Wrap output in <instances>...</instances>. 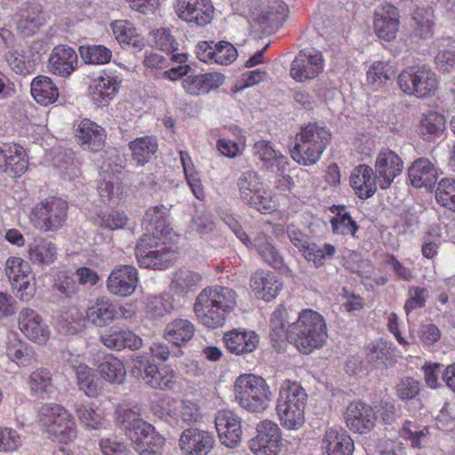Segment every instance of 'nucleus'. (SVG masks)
Masks as SVG:
<instances>
[{"mask_svg":"<svg viewBox=\"0 0 455 455\" xmlns=\"http://www.w3.org/2000/svg\"><path fill=\"white\" fill-rule=\"evenodd\" d=\"M169 210L163 204L148 209L144 216L147 233L136 246V257L141 267L167 268L173 259L174 251L168 244L167 224Z\"/></svg>","mask_w":455,"mask_h":455,"instance_id":"1","label":"nucleus"},{"mask_svg":"<svg viewBox=\"0 0 455 455\" xmlns=\"http://www.w3.org/2000/svg\"><path fill=\"white\" fill-rule=\"evenodd\" d=\"M76 374L77 384L81 391L90 397H95L99 395L101 387L92 368L84 363H79Z\"/></svg>","mask_w":455,"mask_h":455,"instance_id":"51","label":"nucleus"},{"mask_svg":"<svg viewBox=\"0 0 455 455\" xmlns=\"http://www.w3.org/2000/svg\"><path fill=\"white\" fill-rule=\"evenodd\" d=\"M101 343L109 349L121 351L126 347L132 350L140 349L142 339L128 329L111 327L100 337Z\"/></svg>","mask_w":455,"mask_h":455,"instance_id":"29","label":"nucleus"},{"mask_svg":"<svg viewBox=\"0 0 455 455\" xmlns=\"http://www.w3.org/2000/svg\"><path fill=\"white\" fill-rule=\"evenodd\" d=\"M324 60L321 52L315 49L300 51L291 64L290 75L299 83L315 79L323 70Z\"/></svg>","mask_w":455,"mask_h":455,"instance_id":"12","label":"nucleus"},{"mask_svg":"<svg viewBox=\"0 0 455 455\" xmlns=\"http://www.w3.org/2000/svg\"><path fill=\"white\" fill-rule=\"evenodd\" d=\"M22 443V436L16 429L0 426V452L16 451Z\"/></svg>","mask_w":455,"mask_h":455,"instance_id":"59","label":"nucleus"},{"mask_svg":"<svg viewBox=\"0 0 455 455\" xmlns=\"http://www.w3.org/2000/svg\"><path fill=\"white\" fill-rule=\"evenodd\" d=\"M288 311L283 306H278L270 317L269 328L272 340H279L283 338L288 339Z\"/></svg>","mask_w":455,"mask_h":455,"instance_id":"55","label":"nucleus"},{"mask_svg":"<svg viewBox=\"0 0 455 455\" xmlns=\"http://www.w3.org/2000/svg\"><path fill=\"white\" fill-rule=\"evenodd\" d=\"M129 148L132 153V159L138 164L144 165L156 153L158 145L155 138L144 136L131 141Z\"/></svg>","mask_w":455,"mask_h":455,"instance_id":"46","label":"nucleus"},{"mask_svg":"<svg viewBox=\"0 0 455 455\" xmlns=\"http://www.w3.org/2000/svg\"><path fill=\"white\" fill-rule=\"evenodd\" d=\"M350 185L360 198L367 199L377 191L379 181L376 175L373 177V170L371 166L360 164L350 175Z\"/></svg>","mask_w":455,"mask_h":455,"instance_id":"32","label":"nucleus"},{"mask_svg":"<svg viewBox=\"0 0 455 455\" xmlns=\"http://www.w3.org/2000/svg\"><path fill=\"white\" fill-rule=\"evenodd\" d=\"M28 254L33 264L49 266L58 258V247L53 242L41 238L28 244Z\"/></svg>","mask_w":455,"mask_h":455,"instance_id":"37","label":"nucleus"},{"mask_svg":"<svg viewBox=\"0 0 455 455\" xmlns=\"http://www.w3.org/2000/svg\"><path fill=\"white\" fill-rule=\"evenodd\" d=\"M435 199L442 206L455 212V179L441 180L435 190Z\"/></svg>","mask_w":455,"mask_h":455,"instance_id":"56","label":"nucleus"},{"mask_svg":"<svg viewBox=\"0 0 455 455\" xmlns=\"http://www.w3.org/2000/svg\"><path fill=\"white\" fill-rule=\"evenodd\" d=\"M237 306V293L220 285L208 286L196 296L193 311L206 328L216 329L225 324L228 316Z\"/></svg>","mask_w":455,"mask_h":455,"instance_id":"2","label":"nucleus"},{"mask_svg":"<svg viewBox=\"0 0 455 455\" xmlns=\"http://www.w3.org/2000/svg\"><path fill=\"white\" fill-rule=\"evenodd\" d=\"M118 86L116 77L104 74L92 79L89 86V94L97 107H106L116 95Z\"/></svg>","mask_w":455,"mask_h":455,"instance_id":"30","label":"nucleus"},{"mask_svg":"<svg viewBox=\"0 0 455 455\" xmlns=\"http://www.w3.org/2000/svg\"><path fill=\"white\" fill-rule=\"evenodd\" d=\"M18 327L30 340L44 344L50 337V329L37 311L23 307L18 315Z\"/></svg>","mask_w":455,"mask_h":455,"instance_id":"17","label":"nucleus"},{"mask_svg":"<svg viewBox=\"0 0 455 455\" xmlns=\"http://www.w3.org/2000/svg\"><path fill=\"white\" fill-rule=\"evenodd\" d=\"M138 282L137 269L131 265H122L110 272L107 280V289L113 295L128 297L134 293Z\"/></svg>","mask_w":455,"mask_h":455,"instance_id":"19","label":"nucleus"},{"mask_svg":"<svg viewBox=\"0 0 455 455\" xmlns=\"http://www.w3.org/2000/svg\"><path fill=\"white\" fill-rule=\"evenodd\" d=\"M86 316L76 307L63 310L59 318V328L66 334H75L84 326Z\"/></svg>","mask_w":455,"mask_h":455,"instance_id":"50","label":"nucleus"},{"mask_svg":"<svg viewBox=\"0 0 455 455\" xmlns=\"http://www.w3.org/2000/svg\"><path fill=\"white\" fill-rule=\"evenodd\" d=\"M395 75L393 67L388 63L376 61L371 65L367 71V80L371 84H382Z\"/></svg>","mask_w":455,"mask_h":455,"instance_id":"62","label":"nucleus"},{"mask_svg":"<svg viewBox=\"0 0 455 455\" xmlns=\"http://www.w3.org/2000/svg\"><path fill=\"white\" fill-rule=\"evenodd\" d=\"M212 433L196 427H189L181 432L179 448L181 455H209L215 446Z\"/></svg>","mask_w":455,"mask_h":455,"instance_id":"16","label":"nucleus"},{"mask_svg":"<svg viewBox=\"0 0 455 455\" xmlns=\"http://www.w3.org/2000/svg\"><path fill=\"white\" fill-rule=\"evenodd\" d=\"M374 170L379 188L387 189L395 180L402 174L403 161L395 151L383 148L376 156Z\"/></svg>","mask_w":455,"mask_h":455,"instance_id":"15","label":"nucleus"},{"mask_svg":"<svg viewBox=\"0 0 455 455\" xmlns=\"http://www.w3.org/2000/svg\"><path fill=\"white\" fill-rule=\"evenodd\" d=\"M227 349L237 355L250 354L259 346V337L251 330L233 329L224 334Z\"/></svg>","mask_w":455,"mask_h":455,"instance_id":"25","label":"nucleus"},{"mask_svg":"<svg viewBox=\"0 0 455 455\" xmlns=\"http://www.w3.org/2000/svg\"><path fill=\"white\" fill-rule=\"evenodd\" d=\"M166 410L171 418L188 425L197 422L201 418L197 404L188 400H169Z\"/></svg>","mask_w":455,"mask_h":455,"instance_id":"42","label":"nucleus"},{"mask_svg":"<svg viewBox=\"0 0 455 455\" xmlns=\"http://www.w3.org/2000/svg\"><path fill=\"white\" fill-rule=\"evenodd\" d=\"M98 371L102 379L111 384H123L126 370L123 361L112 354L106 355L98 363Z\"/></svg>","mask_w":455,"mask_h":455,"instance_id":"39","label":"nucleus"},{"mask_svg":"<svg viewBox=\"0 0 455 455\" xmlns=\"http://www.w3.org/2000/svg\"><path fill=\"white\" fill-rule=\"evenodd\" d=\"M428 434V427L419 426L412 420L405 421L400 430V435L404 439H409L411 446L417 449H422L426 446Z\"/></svg>","mask_w":455,"mask_h":455,"instance_id":"52","label":"nucleus"},{"mask_svg":"<svg viewBox=\"0 0 455 455\" xmlns=\"http://www.w3.org/2000/svg\"><path fill=\"white\" fill-rule=\"evenodd\" d=\"M377 420L373 408L363 402H351L345 413V421L348 429L354 433H369Z\"/></svg>","mask_w":455,"mask_h":455,"instance_id":"18","label":"nucleus"},{"mask_svg":"<svg viewBox=\"0 0 455 455\" xmlns=\"http://www.w3.org/2000/svg\"><path fill=\"white\" fill-rule=\"evenodd\" d=\"M142 379L147 385L155 389L173 390L178 386L175 372L168 365L160 368L155 364L148 366L146 370V375L142 376Z\"/></svg>","mask_w":455,"mask_h":455,"instance_id":"35","label":"nucleus"},{"mask_svg":"<svg viewBox=\"0 0 455 455\" xmlns=\"http://www.w3.org/2000/svg\"><path fill=\"white\" fill-rule=\"evenodd\" d=\"M75 138L84 149L99 152L105 145L106 132L95 122L84 119L76 131Z\"/></svg>","mask_w":455,"mask_h":455,"instance_id":"23","label":"nucleus"},{"mask_svg":"<svg viewBox=\"0 0 455 455\" xmlns=\"http://www.w3.org/2000/svg\"><path fill=\"white\" fill-rule=\"evenodd\" d=\"M307 401V394L299 382L287 379L282 383L275 409L284 428L298 430L303 426Z\"/></svg>","mask_w":455,"mask_h":455,"instance_id":"5","label":"nucleus"},{"mask_svg":"<svg viewBox=\"0 0 455 455\" xmlns=\"http://www.w3.org/2000/svg\"><path fill=\"white\" fill-rule=\"evenodd\" d=\"M44 18L38 5L22 9L17 20V28L24 35L30 36L43 25Z\"/></svg>","mask_w":455,"mask_h":455,"instance_id":"45","label":"nucleus"},{"mask_svg":"<svg viewBox=\"0 0 455 455\" xmlns=\"http://www.w3.org/2000/svg\"><path fill=\"white\" fill-rule=\"evenodd\" d=\"M0 153V170L13 176H21L28 169L25 149L17 144H3Z\"/></svg>","mask_w":455,"mask_h":455,"instance_id":"24","label":"nucleus"},{"mask_svg":"<svg viewBox=\"0 0 455 455\" xmlns=\"http://www.w3.org/2000/svg\"><path fill=\"white\" fill-rule=\"evenodd\" d=\"M235 402L251 412H262L272 398L270 387L266 379L255 374L240 375L234 385Z\"/></svg>","mask_w":455,"mask_h":455,"instance_id":"6","label":"nucleus"},{"mask_svg":"<svg viewBox=\"0 0 455 455\" xmlns=\"http://www.w3.org/2000/svg\"><path fill=\"white\" fill-rule=\"evenodd\" d=\"M68 210V205L65 200L50 196L35 205L31 221L42 232H55L65 224Z\"/></svg>","mask_w":455,"mask_h":455,"instance_id":"11","label":"nucleus"},{"mask_svg":"<svg viewBox=\"0 0 455 455\" xmlns=\"http://www.w3.org/2000/svg\"><path fill=\"white\" fill-rule=\"evenodd\" d=\"M398 84L404 93L418 98L430 97L439 88L436 74L425 65L403 70L398 76Z\"/></svg>","mask_w":455,"mask_h":455,"instance_id":"10","label":"nucleus"},{"mask_svg":"<svg viewBox=\"0 0 455 455\" xmlns=\"http://www.w3.org/2000/svg\"><path fill=\"white\" fill-rule=\"evenodd\" d=\"M174 11L183 21L205 27L214 19V6L211 0H175Z\"/></svg>","mask_w":455,"mask_h":455,"instance_id":"13","label":"nucleus"},{"mask_svg":"<svg viewBox=\"0 0 455 455\" xmlns=\"http://www.w3.org/2000/svg\"><path fill=\"white\" fill-rule=\"evenodd\" d=\"M250 285L255 296L265 301L275 299L283 286L275 274L265 270L254 272L251 276Z\"/></svg>","mask_w":455,"mask_h":455,"instance_id":"28","label":"nucleus"},{"mask_svg":"<svg viewBox=\"0 0 455 455\" xmlns=\"http://www.w3.org/2000/svg\"><path fill=\"white\" fill-rule=\"evenodd\" d=\"M399 12L392 4L378 6L374 12L373 29L379 38L392 41L399 30Z\"/></svg>","mask_w":455,"mask_h":455,"instance_id":"21","label":"nucleus"},{"mask_svg":"<svg viewBox=\"0 0 455 455\" xmlns=\"http://www.w3.org/2000/svg\"><path fill=\"white\" fill-rule=\"evenodd\" d=\"M31 94L37 103L47 106L57 100L59 89L50 77L38 76L31 83Z\"/></svg>","mask_w":455,"mask_h":455,"instance_id":"41","label":"nucleus"},{"mask_svg":"<svg viewBox=\"0 0 455 455\" xmlns=\"http://www.w3.org/2000/svg\"><path fill=\"white\" fill-rule=\"evenodd\" d=\"M99 195L103 203H110L122 194L123 187L118 177L109 176L104 179L98 188Z\"/></svg>","mask_w":455,"mask_h":455,"instance_id":"60","label":"nucleus"},{"mask_svg":"<svg viewBox=\"0 0 455 455\" xmlns=\"http://www.w3.org/2000/svg\"><path fill=\"white\" fill-rule=\"evenodd\" d=\"M224 82L225 76L220 73L192 74L182 79V87L188 94L198 96L220 87Z\"/></svg>","mask_w":455,"mask_h":455,"instance_id":"26","label":"nucleus"},{"mask_svg":"<svg viewBox=\"0 0 455 455\" xmlns=\"http://www.w3.org/2000/svg\"><path fill=\"white\" fill-rule=\"evenodd\" d=\"M257 435L250 441V449L255 455H277L281 449V431L278 425L263 420L257 425Z\"/></svg>","mask_w":455,"mask_h":455,"instance_id":"14","label":"nucleus"},{"mask_svg":"<svg viewBox=\"0 0 455 455\" xmlns=\"http://www.w3.org/2000/svg\"><path fill=\"white\" fill-rule=\"evenodd\" d=\"M5 274L11 283L25 275L31 274L29 264L20 257H11L5 262Z\"/></svg>","mask_w":455,"mask_h":455,"instance_id":"63","label":"nucleus"},{"mask_svg":"<svg viewBox=\"0 0 455 455\" xmlns=\"http://www.w3.org/2000/svg\"><path fill=\"white\" fill-rule=\"evenodd\" d=\"M331 140L330 132L315 124L303 127L291 151V158L302 165L316 164Z\"/></svg>","mask_w":455,"mask_h":455,"instance_id":"7","label":"nucleus"},{"mask_svg":"<svg viewBox=\"0 0 455 455\" xmlns=\"http://www.w3.org/2000/svg\"><path fill=\"white\" fill-rule=\"evenodd\" d=\"M74 411L80 423L86 428L97 430L103 427L104 414L93 403H76Z\"/></svg>","mask_w":455,"mask_h":455,"instance_id":"43","label":"nucleus"},{"mask_svg":"<svg viewBox=\"0 0 455 455\" xmlns=\"http://www.w3.org/2000/svg\"><path fill=\"white\" fill-rule=\"evenodd\" d=\"M180 162L183 167L184 175L188 185L195 197L203 200L205 196L202 180L196 172L189 154L186 151H180Z\"/></svg>","mask_w":455,"mask_h":455,"instance_id":"47","label":"nucleus"},{"mask_svg":"<svg viewBox=\"0 0 455 455\" xmlns=\"http://www.w3.org/2000/svg\"><path fill=\"white\" fill-rule=\"evenodd\" d=\"M411 184L415 188H427L435 183L436 171L433 164L425 157L416 159L408 168Z\"/></svg>","mask_w":455,"mask_h":455,"instance_id":"36","label":"nucleus"},{"mask_svg":"<svg viewBox=\"0 0 455 455\" xmlns=\"http://www.w3.org/2000/svg\"><path fill=\"white\" fill-rule=\"evenodd\" d=\"M240 200L262 213H268L276 209L277 204L272 192L267 188L260 175L253 170L240 173L236 182Z\"/></svg>","mask_w":455,"mask_h":455,"instance_id":"8","label":"nucleus"},{"mask_svg":"<svg viewBox=\"0 0 455 455\" xmlns=\"http://www.w3.org/2000/svg\"><path fill=\"white\" fill-rule=\"evenodd\" d=\"M77 67V54L68 45L55 46L49 57L47 68L54 75L67 77Z\"/></svg>","mask_w":455,"mask_h":455,"instance_id":"27","label":"nucleus"},{"mask_svg":"<svg viewBox=\"0 0 455 455\" xmlns=\"http://www.w3.org/2000/svg\"><path fill=\"white\" fill-rule=\"evenodd\" d=\"M195 331V325L189 320L177 318L166 325L164 337L176 346H182L193 338Z\"/></svg>","mask_w":455,"mask_h":455,"instance_id":"40","label":"nucleus"},{"mask_svg":"<svg viewBox=\"0 0 455 455\" xmlns=\"http://www.w3.org/2000/svg\"><path fill=\"white\" fill-rule=\"evenodd\" d=\"M327 328L323 317L316 311L304 309L298 320L288 326V341L303 354H310L323 346Z\"/></svg>","mask_w":455,"mask_h":455,"instance_id":"4","label":"nucleus"},{"mask_svg":"<svg viewBox=\"0 0 455 455\" xmlns=\"http://www.w3.org/2000/svg\"><path fill=\"white\" fill-rule=\"evenodd\" d=\"M116 421L124 426L125 435L132 441L140 455L162 454L164 438L135 411L124 406H117Z\"/></svg>","mask_w":455,"mask_h":455,"instance_id":"3","label":"nucleus"},{"mask_svg":"<svg viewBox=\"0 0 455 455\" xmlns=\"http://www.w3.org/2000/svg\"><path fill=\"white\" fill-rule=\"evenodd\" d=\"M80 54L87 64H105L112 57L111 51L103 45L83 46L80 48Z\"/></svg>","mask_w":455,"mask_h":455,"instance_id":"58","label":"nucleus"},{"mask_svg":"<svg viewBox=\"0 0 455 455\" xmlns=\"http://www.w3.org/2000/svg\"><path fill=\"white\" fill-rule=\"evenodd\" d=\"M38 419L42 427L57 442L68 443L77 436L76 424L73 415L60 404H44L38 411Z\"/></svg>","mask_w":455,"mask_h":455,"instance_id":"9","label":"nucleus"},{"mask_svg":"<svg viewBox=\"0 0 455 455\" xmlns=\"http://www.w3.org/2000/svg\"><path fill=\"white\" fill-rule=\"evenodd\" d=\"M85 316L94 326L105 327L117 319V311L109 299L100 297L87 307Z\"/></svg>","mask_w":455,"mask_h":455,"instance_id":"33","label":"nucleus"},{"mask_svg":"<svg viewBox=\"0 0 455 455\" xmlns=\"http://www.w3.org/2000/svg\"><path fill=\"white\" fill-rule=\"evenodd\" d=\"M98 224L109 230L124 228L127 223V217L124 212L110 211L100 212L97 219Z\"/></svg>","mask_w":455,"mask_h":455,"instance_id":"64","label":"nucleus"},{"mask_svg":"<svg viewBox=\"0 0 455 455\" xmlns=\"http://www.w3.org/2000/svg\"><path fill=\"white\" fill-rule=\"evenodd\" d=\"M202 275L188 268L177 270L171 283V290L177 295L186 297L194 292L201 284Z\"/></svg>","mask_w":455,"mask_h":455,"instance_id":"38","label":"nucleus"},{"mask_svg":"<svg viewBox=\"0 0 455 455\" xmlns=\"http://www.w3.org/2000/svg\"><path fill=\"white\" fill-rule=\"evenodd\" d=\"M301 251L307 261H312L315 267L322 266L326 257H331L335 252V247L325 244L323 248L315 243H307Z\"/></svg>","mask_w":455,"mask_h":455,"instance_id":"61","label":"nucleus"},{"mask_svg":"<svg viewBox=\"0 0 455 455\" xmlns=\"http://www.w3.org/2000/svg\"><path fill=\"white\" fill-rule=\"evenodd\" d=\"M322 455H352L354 442L339 427H328L321 439Z\"/></svg>","mask_w":455,"mask_h":455,"instance_id":"22","label":"nucleus"},{"mask_svg":"<svg viewBox=\"0 0 455 455\" xmlns=\"http://www.w3.org/2000/svg\"><path fill=\"white\" fill-rule=\"evenodd\" d=\"M287 5L282 1H273L268 4L255 7L251 11V19L267 28H277L283 24L287 16Z\"/></svg>","mask_w":455,"mask_h":455,"instance_id":"31","label":"nucleus"},{"mask_svg":"<svg viewBox=\"0 0 455 455\" xmlns=\"http://www.w3.org/2000/svg\"><path fill=\"white\" fill-rule=\"evenodd\" d=\"M367 359L376 367L387 366L392 363V352L388 344L381 339L369 345Z\"/></svg>","mask_w":455,"mask_h":455,"instance_id":"53","label":"nucleus"},{"mask_svg":"<svg viewBox=\"0 0 455 455\" xmlns=\"http://www.w3.org/2000/svg\"><path fill=\"white\" fill-rule=\"evenodd\" d=\"M254 247L262 259L268 265L279 268L283 265V258L265 234H258L254 238Z\"/></svg>","mask_w":455,"mask_h":455,"instance_id":"48","label":"nucleus"},{"mask_svg":"<svg viewBox=\"0 0 455 455\" xmlns=\"http://www.w3.org/2000/svg\"><path fill=\"white\" fill-rule=\"evenodd\" d=\"M336 210L337 212L335 216L331 220L333 233L351 235L355 236L358 227L355 221L351 218L350 214L347 212L346 207L339 206Z\"/></svg>","mask_w":455,"mask_h":455,"instance_id":"54","label":"nucleus"},{"mask_svg":"<svg viewBox=\"0 0 455 455\" xmlns=\"http://www.w3.org/2000/svg\"><path fill=\"white\" fill-rule=\"evenodd\" d=\"M446 127L444 116L435 111L423 113L419 118L417 132L425 141H434L440 138Z\"/></svg>","mask_w":455,"mask_h":455,"instance_id":"34","label":"nucleus"},{"mask_svg":"<svg viewBox=\"0 0 455 455\" xmlns=\"http://www.w3.org/2000/svg\"><path fill=\"white\" fill-rule=\"evenodd\" d=\"M253 155L262 162L263 166L272 171H279L287 163L286 157L276 152L267 140H259L254 144Z\"/></svg>","mask_w":455,"mask_h":455,"instance_id":"44","label":"nucleus"},{"mask_svg":"<svg viewBox=\"0 0 455 455\" xmlns=\"http://www.w3.org/2000/svg\"><path fill=\"white\" fill-rule=\"evenodd\" d=\"M5 60L10 68L18 75L26 76L35 69V62L23 52L9 51L5 54Z\"/></svg>","mask_w":455,"mask_h":455,"instance_id":"57","label":"nucleus"},{"mask_svg":"<svg viewBox=\"0 0 455 455\" xmlns=\"http://www.w3.org/2000/svg\"><path fill=\"white\" fill-rule=\"evenodd\" d=\"M215 427L222 444L234 448L242 438L241 419L232 411H218L215 417Z\"/></svg>","mask_w":455,"mask_h":455,"instance_id":"20","label":"nucleus"},{"mask_svg":"<svg viewBox=\"0 0 455 455\" xmlns=\"http://www.w3.org/2000/svg\"><path fill=\"white\" fill-rule=\"evenodd\" d=\"M111 27L116 39L121 44L140 48L144 45L142 38L136 34L135 28L132 23L125 20H116L112 23Z\"/></svg>","mask_w":455,"mask_h":455,"instance_id":"49","label":"nucleus"}]
</instances>
